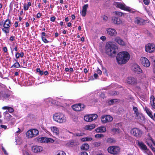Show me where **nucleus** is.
<instances>
[{
  "mask_svg": "<svg viewBox=\"0 0 155 155\" xmlns=\"http://www.w3.org/2000/svg\"><path fill=\"white\" fill-rule=\"evenodd\" d=\"M130 55L127 51H122L119 52L117 55L116 59L119 64H125L129 60Z\"/></svg>",
  "mask_w": 155,
  "mask_h": 155,
  "instance_id": "f257e3e1",
  "label": "nucleus"
},
{
  "mask_svg": "<svg viewBox=\"0 0 155 155\" xmlns=\"http://www.w3.org/2000/svg\"><path fill=\"white\" fill-rule=\"evenodd\" d=\"M105 48L106 53L109 56H113L116 54L117 48L113 42H109L107 44Z\"/></svg>",
  "mask_w": 155,
  "mask_h": 155,
  "instance_id": "f03ea898",
  "label": "nucleus"
},
{
  "mask_svg": "<svg viewBox=\"0 0 155 155\" xmlns=\"http://www.w3.org/2000/svg\"><path fill=\"white\" fill-rule=\"evenodd\" d=\"M54 121L59 123H65L66 121V117L62 113H58L54 114L53 116Z\"/></svg>",
  "mask_w": 155,
  "mask_h": 155,
  "instance_id": "7ed1b4c3",
  "label": "nucleus"
},
{
  "mask_svg": "<svg viewBox=\"0 0 155 155\" xmlns=\"http://www.w3.org/2000/svg\"><path fill=\"white\" fill-rule=\"evenodd\" d=\"M39 131L35 129H30L26 133V136L28 138L34 137L39 134Z\"/></svg>",
  "mask_w": 155,
  "mask_h": 155,
  "instance_id": "20e7f679",
  "label": "nucleus"
},
{
  "mask_svg": "<svg viewBox=\"0 0 155 155\" xmlns=\"http://www.w3.org/2000/svg\"><path fill=\"white\" fill-rule=\"evenodd\" d=\"M11 23V21L8 19L6 20L4 22V28H2V30L6 34L9 33V28L10 26Z\"/></svg>",
  "mask_w": 155,
  "mask_h": 155,
  "instance_id": "39448f33",
  "label": "nucleus"
},
{
  "mask_svg": "<svg viewBox=\"0 0 155 155\" xmlns=\"http://www.w3.org/2000/svg\"><path fill=\"white\" fill-rule=\"evenodd\" d=\"M107 150L109 153L113 154H117L120 152V148L117 146H112L109 147Z\"/></svg>",
  "mask_w": 155,
  "mask_h": 155,
  "instance_id": "423d86ee",
  "label": "nucleus"
},
{
  "mask_svg": "<svg viewBox=\"0 0 155 155\" xmlns=\"http://www.w3.org/2000/svg\"><path fill=\"white\" fill-rule=\"evenodd\" d=\"M37 141L40 143H53L54 142V140L51 138H48L46 137H37L36 138Z\"/></svg>",
  "mask_w": 155,
  "mask_h": 155,
  "instance_id": "0eeeda50",
  "label": "nucleus"
},
{
  "mask_svg": "<svg viewBox=\"0 0 155 155\" xmlns=\"http://www.w3.org/2000/svg\"><path fill=\"white\" fill-rule=\"evenodd\" d=\"M145 48L146 52L151 53L155 50V45L153 44L149 43L145 45Z\"/></svg>",
  "mask_w": 155,
  "mask_h": 155,
  "instance_id": "6e6552de",
  "label": "nucleus"
},
{
  "mask_svg": "<svg viewBox=\"0 0 155 155\" xmlns=\"http://www.w3.org/2000/svg\"><path fill=\"white\" fill-rule=\"evenodd\" d=\"M98 117L97 114H94L85 116L84 117V120L86 121L91 122L96 119Z\"/></svg>",
  "mask_w": 155,
  "mask_h": 155,
  "instance_id": "1a4fd4ad",
  "label": "nucleus"
},
{
  "mask_svg": "<svg viewBox=\"0 0 155 155\" xmlns=\"http://www.w3.org/2000/svg\"><path fill=\"white\" fill-rule=\"evenodd\" d=\"M112 120V117L110 115H104L101 118V121L103 124L111 122Z\"/></svg>",
  "mask_w": 155,
  "mask_h": 155,
  "instance_id": "9d476101",
  "label": "nucleus"
},
{
  "mask_svg": "<svg viewBox=\"0 0 155 155\" xmlns=\"http://www.w3.org/2000/svg\"><path fill=\"white\" fill-rule=\"evenodd\" d=\"M134 23L139 25H142L145 24V20L141 17H136L134 18Z\"/></svg>",
  "mask_w": 155,
  "mask_h": 155,
  "instance_id": "9b49d317",
  "label": "nucleus"
},
{
  "mask_svg": "<svg viewBox=\"0 0 155 155\" xmlns=\"http://www.w3.org/2000/svg\"><path fill=\"white\" fill-rule=\"evenodd\" d=\"M131 133L136 137H140L142 134V131L139 128H135L131 130Z\"/></svg>",
  "mask_w": 155,
  "mask_h": 155,
  "instance_id": "f8f14e48",
  "label": "nucleus"
},
{
  "mask_svg": "<svg viewBox=\"0 0 155 155\" xmlns=\"http://www.w3.org/2000/svg\"><path fill=\"white\" fill-rule=\"evenodd\" d=\"M114 4L116 7L126 11H128L129 10V9L127 8L125 5L124 3L121 2H114Z\"/></svg>",
  "mask_w": 155,
  "mask_h": 155,
  "instance_id": "ddd939ff",
  "label": "nucleus"
},
{
  "mask_svg": "<svg viewBox=\"0 0 155 155\" xmlns=\"http://www.w3.org/2000/svg\"><path fill=\"white\" fill-rule=\"evenodd\" d=\"M84 105L83 104H74L72 106L73 110L76 111H80L82 110L84 108Z\"/></svg>",
  "mask_w": 155,
  "mask_h": 155,
  "instance_id": "4468645a",
  "label": "nucleus"
},
{
  "mask_svg": "<svg viewBox=\"0 0 155 155\" xmlns=\"http://www.w3.org/2000/svg\"><path fill=\"white\" fill-rule=\"evenodd\" d=\"M141 63L144 66L148 67L150 65L149 60L145 57H141L140 59Z\"/></svg>",
  "mask_w": 155,
  "mask_h": 155,
  "instance_id": "2eb2a0df",
  "label": "nucleus"
},
{
  "mask_svg": "<svg viewBox=\"0 0 155 155\" xmlns=\"http://www.w3.org/2000/svg\"><path fill=\"white\" fill-rule=\"evenodd\" d=\"M132 70L137 74H140L142 72V70L140 67L136 64H134L132 67Z\"/></svg>",
  "mask_w": 155,
  "mask_h": 155,
  "instance_id": "dca6fc26",
  "label": "nucleus"
},
{
  "mask_svg": "<svg viewBox=\"0 0 155 155\" xmlns=\"http://www.w3.org/2000/svg\"><path fill=\"white\" fill-rule=\"evenodd\" d=\"M107 34L111 36H115L117 34L116 30L113 28H109L106 29Z\"/></svg>",
  "mask_w": 155,
  "mask_h": 155,
  "instance_id": "f3484780",
  "label": "nucleus"
},
{
  "mask_svg": "<svg viewBox=\"0 0 155 155\" xmlns=\"http://www.w3.org/2000/svg\"><path fill=\"white\" fill-rule=\"evenodd\" d=\"M136 118L140 123H143L145 120V118L142 114L139 113L136 115Z\"/></svg>",
  "mask_w": 155,
  "mask_h": 155,
  "instance_id": "a211bd4d",
  "label": "nucleus"
},
{
  "mask_svg": "<svg viewBox=\"0 0 155 155\" xmlns=\"http://www.w3.org/2000/svg\"><path fill=\"white\" fill-rule=\"evenodd\" d=\"M31 148L32 151L34 153L40 152L43 150L42 147L37 145L33 146Z\"/></svg>",
  "mask_w": 155,
  "mask_h": 155,
  "instance_id": "6ab92c4d",
  "label": "nucleus"
},
{
  "mask_svg": "<svg viewBox=\"0 0 155 155\" xmlns=\"http://www.w3.org/2000/svg\"><path fill=\"white\" fill-rule=\"evenodd\" d=\"M114 41L117 42L119 45L122 46H125V42L120 37H117L114 38Z\"/></svg>",
  "mask_w": 155,
  "mask_h": 155,
  "instance_id": "aec40b11",
  "label": "nucleus"
},
{
  "mask_svg": "<svg viewBox=\"0 0 155 155\" xmlns=\"http://www.w3.org/2000/svg\"><path fill=\"white\" fill-rule=\"evenodd\" d=\"M126 81L129 84H134L137 83L136 79L133 77H128Z\"/></svg>",
  "mask_w": 155,
  "mask_h": 155,
  "instance_id": "412c9836",
  "label": "nucleus"
},
{
  "mask_svg": "<svg viewBox=\"0 0 155 155\" xmlns=\"http://www.w3.org/2000/svg\"><path fill=\"white\" fill-rule=\"evenodd\" d=\"M138 144L139 147L142 150L146 151L147 150V148L146 146L143 142L138 141Z\"/></svg>",
  "mask_w": 155,
  "mask_h": 155,
  "instance_id": "4be33fe9",
  "label": "nucleus"
},
{
  "mask_svg": "<svg viewBox=\"0 0 155 155\" xmlns=\"http://www.w3.org/2000/svg\"><path fill=\"white\" fill-rule=\"evenodd\" d=\"M51 131L54 134L58 136L59 135V130L58 127L56 126H53L50 127Z\"/></svg>",
  "mask_w": 155,
  "mask_h": 155,
  "instance_id": "5701e85b",
  "label": "nucleus"
},
{
  "mask_svg": "<svg viewBox=\"0 0 155 155\" xmlns=\"http://www.w3.org/2000/svg\"><path fill=\"white\" fill-rule=\"evenodd\" d=\"M112 20L114 23L117 25L120 24L122 22V21L120 18L116 17L113 18Z\"/></svg>",
  "mask_w": 155,
  "mask_h": 155,
  "instance_id": "b1692460",
  "label": "nucleus"
},
{
  "mask_svg": "<svg viewBox=\"0 0 155 155\" xmlns=\"http://www.w3.org/2000/svg\"><path fill=\"white\" fill-rule=\"evenodd\" d=\"M150 100V105L152 108L155 109V98L153 96H151Z\"/></svg>",
  "mask_w": 155,
  "mask_h": 155,
  "instance_id": "393cba45",
  "label": "nucleus"
},
{
  "mask_svg": "<svg viewBox=\"0 0 155 155\" xmlns=\"http://www.w3.org/2000/svg\"><path fill=\"white\" fill-rule=\"evenodd\" d=\"M88 5L87 4L84 5L83 7L82 10L81 12V15L83 16L84 17L85 16L86 13L87 12V9L88 8Z\"/></svg>",
  "mask_w": 155,
  "mask_h": 155,
  "instance_id": "a878e982",
  "label": "nucleus"
},
{
  "mask_svg": "<svg viewBox=\"0 0 155 155\" xmlns=\"http://www.w3.org/2000/svg\"><path fill=\"white\" fill-rule=\"evenodd\" d=\"M106 130V128L104 126L99 127L96 129V131L97 132L103 133L105 132Z\"/></svg>",
  "mask_w": 155,
  "mask_h": 155,
  "instance_id": "bb28decb",
  "label": "nucleus"
},
{
  "mask_svg": "<svg viewBox=\"0 0 155 155\" xmlns=\"http://www.w3.org/2000/svg\"><path fill=\"white\" fill-rule=\"evenodd\" d=\"M148 137L146 140V143L148 146H150L151 143H153V141L150 135L148 134Z\"/></svg>",
  "mask_w": 155,
  "mask_h": 155,
  "instance_id": "cd10ccee",
  "label": "nucleus"
},
{
  "mask_svg": "<svg viewBox=\"0 0 155 155\" xmlns=\"http://www.w3.org/2000/svg\"><path fill=\"white\" fill-rule=\"evenodd\" d=\"M95 126V125L94 124L87 125L85 126L84 128L86 130H91L94 128Z\"/></svg>",
  "mask_w": 155,
  "mask_h": 155,
  "instance_id": "c85d7f7f",
  "label": "nucleus"
},
{
  "mask_svg": "<svg viewBox=\"0 0 155 155\" xmlns=\"http://www.w3.org/2000/svg\"><path fill=\"white\" fill-rule=\"evenodd\" d=\"M143 109L149 116H150L152 118H153V115H152L151 112L150 111V110L147 107H143Z\"/></svg>",
  "mask_w": 155,
  "mask_h": 155,
  "instance_id": "c756f323",
  "label": "nucleus"
},
{
  "mask_svg": "<svg viewBox=\"0 0 155 155\" xmlns=\"http://www.w3.org/2000/svg\"><path fill=\"white\" fill-rule=\"evenodd\" d=\"M89 146L87 143H84L82 144L81 147V150H87L89 148Z\"/></svg>",
  "mask_w": 155,
  "mask_h": 155,
  "instance_id": "7c9ffc66",
  "label": "nucleus"
},
{
  "mask_svg": "<svg viewBox=\"0 0 155 155\" xmlns=\"http://www.w3.org/2000/svg\"><path fill=\"white\" fill-rule=\"evenodd\" d=\"M69 144L70 145L75 146L78 145L79 143L77 140H73L69 141Z\"/></svg>",
  "mask_w": 155,
  "mask_h": 155,
  "instance_id": "2f4dec72",
  "label": "nucleus"
},
{
  "mask_svg": "<svg viewBox=\"0 0 155 155\" xmlns=\"http://www.w3.org/2000/svg\"><path fill=\"white\" fill-rule=\"evenodd\" d=\"M31 5V3L29 2L28 3L27 5H24V9L25 11L27 10L29 8V7Z\"/></svg>",
  "mask_w": 155,
  "mask_h": 155,
  "instance_id": "473e14b6",
  "label": "nucleus"
},
{
  "mask_svg": "<svg viewBox=\"0 0 155 155\" xmlns=\"http://www.w3.org/2000/svg\"><path fill=\"white\" fill-rule=\"evenodd\" d=\"M113 133H119L120 132V129L118 128L112 129L111 130Z\"/></svg>",
  "mask_w": 155,
  "mask_h": 155,
  "instance_id": "72a5a7b5",
  "label": "nucleus"
},
{
  "mask_svg": "<svg viewBox=\"0 0 155 155\" xmlns=\"http://www.w3.org/2000/svg\"><path fill=\"white\" fill-rule=\"evenodd\" d=\"M92 139V138L91 137H86L82 138L81 139V140L83 142L85 141H89L91 140Z\"/></svg>",
  "mask_w": 155,
  "mask_h": 155,
  "instance_id": "f704fd0d",
  "label": "nucleus"
},
{
  "mask_svg": "<svg viewBox=\"0 0 155 155\" xmlns=\"http://www.w3.org/2000/svg\"><path fill=\"white\" fill-rule=\"evenodd\" d=\"M107 142L109 143H112L115 142V140L112 138H108L107 140Z\"/></svg>",
  "mask_w": 155,
  "mask_h": 155,
  "instance_id": "c9c22d12",
  "label": "nucleus"
},
{
  "mask_svg": "<svg viewBox=\"0 0 155 155\" xmlns=\"http://www.w3.org/2000/svg\"><path fill=\"white\" fill-rule=\"evenodd\" d=\"M20 65L18 62L15 63L12 67L11 68L13 67L15 68H17L20 67Z\"/></svg>",
  "mask_w": 155,
  "mask_h": 155,
  "instance_id": "e433bc0d",
  "label": "nucleus"
},
{
  "mask_svg": "<svg viewBox=\"0 0 155 155\" xmlns=\"http://www.w3.org/2000/svg\"><path fill=\"white\" fill-rule=\"evenodd\" d=\"M4 114H5V115H6L8 117V120H10L11 119L12 116L8 114V111H6L4 113Z\"/></svg>",
  "mask_w": 155,
  "mask_h": 155,
  "instance_id": "4c0bfd02",
  "label": "nucleus"
},
{
  "mask_svg": "<svg viewBox=\"0 0 155 155\" xmlns=\"http://www.w3.org/2000/svg\"><path fill=\"white\" fill-rule=\"evenodd\" d=\"M133 110L134 112V114L136 115L139 113L138 111L137 108L136 107H133Z\"/></svg>",
  "mask_w": 155,
  "mask_h": 155,
  "instance_id": "58836bf2",
  "label": "nucleus"
},
{
  "mask_svg": "<svg viewBox=\"0 0 155 155\" xmlns=\"http://www.w3.org/2000/svg\"><path fill=\"white\" fill-rule=\"evenodd\" d=\"M36 71L37 72L39 73V74L41 75H42L44 74L43 71H41L40 68H37Z\"/></svg>",
  "mask_w": 155,
  "mask_h": 155,
  "instance_id": "ea45409f",
  "label": "nucleus"
},
{
  "mask_svg": "<svg viewBox=\"0 0 155 155\" xmlns=\"http://www.w3.org/2000/svg\"><path fill=\"white\" fill-rule=\"evenodd\" d=\"M73 134V137L74 136H78V137H80V136H83V133H77L76 134Z\"/></svg>",
  "mask_w": 155,
  "mask_h": 155,
  "instance_id": "a19ab883",
  "label": "nucleus"
},
{
  "mask_svg": "<svg viewBox=\"0 0 155 155\" xmlns=\"http://www.w3.org/2000/svg\"><path fill=\"white\" fill-rule=\"evenodd\" d=\"M116 101V99H114L109 101L108 103L109 104L111 105L113 104Z\"/></svg>",
  "mask_w": 155,
  "mask_h": 155,
  "instance_id": "79ce46f5",
  "label": "nucleus"
},
{
  "mask_svg": "<svg viewBox=\"0 0 155 155\" xmlns=\"http://www.w3.org/2000/svg\"><path fill=\"white\" fill-rule=\"evenodd\" d=\"M57 155H66V154L64 151H61L58 152Z\"/></svg>",
  "mask_w": 155,
  "mask_h": 155,
  "instance_id": "37998d69",
  "label": "nucleus"
},
{
  "mask_svg": "<svg viewBox=\"0 0 155 155\" xmlns=\"http://www.w3.org/2000/svg\"><path fill=\"white\" fill-rule=\"evenodd\" d=\"M96 138H101L104 137V135L102 134H98L95 135Z\"/></svg>",
  "mask_w": 155,
  "mask_h": 155,
  "instance_id": "c03bdc74",
  "label": "nucleus"
},
{
  "mask_svg": "<svg viewBox=\"0 0 155 155\" xmlns=\"http://www.w3.org/2000/svg\"><path fill=\"white\" fill-rule=\"evenodd\" d=\"M42 41L45 43H47L49 42V41H48L45 37H42L41 38Z\"/></svg>",
  "mask_w": 155,
  "mask_h": 155,
  "instance_id": "a18cd8bd",
  "label": "nucleus"
},
{
  "mask_svg": "<svg viewBox=\"0 0 155 155\" xmlns=\"http://www.w3.org/2000/svg\"><path fill=\"white\" fill-rule=\"evenodd\" d=\"M147 151H144V153L147 154L148 155H153L150 151L147 149Z\"/></svg>",
  "mask_w": 155,
  "mask_h": 155,
  "instance_id": "49530a36",
  "label": "nucleus"
},
{
  "mask_svg": "<svg viewBox=\"0 0 155 155\" xmlns=\"http://www.w3.org/2000/svg\"><path fill=\"white\" fill-rule=\"evenodd\" d=\"M115 13L117 15H118L119 16H121L123 14V13L119 12H115Z\"/></svg>",
  "mask_w": 155,
  "mask_h": 155,
  "instance_id": "de8ad7c7",
  "label": "nucleus"
},
{
  "mask_svg": "<svg viewBox=\"0 0 155 155\" xmlns=\"http://www.w3.org/2000/svg\"><path fill=\"white\" fill-rule=\"evenodd\" d=\"M143 1L144 4L146 5H148L149 4V0H143Z\"/></svg>",
  "mask_w": 155,
  "mask_h": 155,
  "instance_id": "09e8293b",
  "label": "nucleus"
},
{
  "mask_svg": "<svg viewBox=\"0 0 155 155\" xmlns=\"http://www.w3.org/2000/svg\"><path fill=\"white\" fill-rule=\"evenodd\" d=\"M97 72L98 74L100 75H101L102 74V71L98 68H97Z\"/></svg>",
  "mask_w": 155,
  "mask_h": 155,
  "instance_id": "8fccbe9b",
  "label": "nucleus"
},
{
  "mask_svg": "<svg viewBox=\"0 0 155 155\" xmlns=\"http://www.w3.org/2000/svg\"><path fill=\"white\" fill-rule=\"evenodd\" d=\"M8 110L9 112L12 113L14 111V110L13 109L12 107H9V108H8Z\"/></svg>",
  "mask_w": 155,
  "mask_h": 155,
  "instance_id": "3c124183",
  "label": "nucleus"
},
{
  "mask_svg": "<svg viewBox=\"0 0 155 155\" xmlns=\"http://www.w3.org/2000/svg\"><path fill=\"white\" fill-rule=\"evenodd\" d=\"M94 145L95 147H98L100 146V143L98 142H95L94 143Z\"/></svg>",
  "mask_w": 155,
  "mask_h": 155,
  "instance_id": "603ef678",
  "label": "nucleus"
},
{
  "mask_svg": "<svg viewBox=\"0 0 155 155\" xmlns=\"http://www.w3.org/2000/svg\"><path fill=\"white\" fill-rule=\"evenodd\" d=\"M0 127L2 128H4V129H7V126L4 125H1Z\"/></svg>",
  "mask_w": 155,
  "mask_h": 155,
  "instance_id": "864d4df0",
  "label": "nucleus"
},
{
  "mask_svg": "<svg viewBox=\"0 0 155 155\" xmlns=\"http://www.w3.org/2000/svg\"><path fill=\"white\" fill-rule=\"evenodd\" d=\"M103 19L104 20L107 21L108 19V18L107 16L104 15L102 17Z\"/></svg>",
  "mask_w": 155,
  "mask_h": 155,
  "instance_id": "5fc2aeb1",
  "label": "nucleus"
},
{
  "mask_svg": "<svg viewBox=\"0 0 155 155\" xmlns=\"http://www.w3.org/2000/svg\"><path fill=\"white\" fill-rule=\"evenodd\" d=\"M14 39V37L13 36H12L10 37L9 40L10 41H13Z\"/></svg>",
  "mask_w": 155,
  "mask_h": 155,
  "instance_id": "6e6d98bb",
  "label": "nucleus"
},
{
  "mask_svg": "<svg viewBox=\"0 0 155 155\" xmlns=\"http://www.w3.org/2000/svg\"><path fill=\"white\" fill-rule=\"evenodd\" d=\"M55 19H56V18H55V17L54 16H53V17H51V18L50 20L51 21L53 22V21H54Z\"/></svg>",
  "mask_w": 155,
  "mask_h": 155,
  "instance_id": "4d7b16f0",
  "label": "nucleus"
},
{
  "mask_svg": "<svg viewBox=\"0 0 155 155\" xmlns=\"http://www.w3.org/2000/svg\"><path fill=\"white\" fill-rule=\"evenodd\" d=\"M46 33L45 32H42L41 33V38L42 37H44L45 36H46Z\"/></svg>",
  "mask_w": 155,
  "mask_h": 155,
  "instance_id": "13d9d810",
  "label": "nucleus"
},
{
  "mask_svg": "<svg viewBox=\"0 0 155 155\" xmlns=\"http://www.w3.org/2000/svg\"><path fill=\"white\" fill-rule=\"evenodd\" d=\"M15 56L16 58H18L20 56L19 53L17 52L15 54Z\"/></svg>",
  "mask_w": 155,
  "mask_h": 155,
  "instance_id": "bf43d9fd",
  "label": "nucleus"
},
{
  "mask_svg": "<svg viewBox=\"0 0 155 155\" xmlns=\"http://www.w3.org/2000/svg\"><path fill=\"white\" fill-rule=\"evenodd\" d=\"M81 155H88L87 153L86 152H81Z\"/></svg>",
  "mask_w": 155,
  "mask_h": 155,
  "instance_id": "052dcab7",
  "label": "nucleus"
},
{
  "mask_svg": "<svg viewBox=\"0 0 155 155\" xmlns=\"http://www.w3.org/2000/svg\"><path fill=\"white\" fill-rule=\"evenodd\" d=\"M41 13H38L37 15V18H39L41 16Z\"/></svg>",
  "mask_w": 155,
  "mask_h": 155,
  "instance_id": "680f3d73",
  "label": "nucleus"
},
{
  "mask_svg": "<svg viewBox=\"0 0 155 155\" xmlns=\"http://www.w3.org/2000/svg\"><path fill=\"white\" fill-rule=\"evenodd\" d=\"M149 146H150V147L151 148V149H152V150L153 151L155 152V148L152 147V145L151 144H150V145Z\"/></svg>",
  "mask_w": 155,
  "mask_h": 155,
  "instance_id": "e2e57ef3",
  "label": "nucleus"
},
{
  "mask_svg": "<svg viewBox=\"0 0 155 155\" xmlns=\"http://www.w3.org/2000/svg\"><path fill=\"white\" fill-rule=\"evenodd\" d=\"M2 149V151L4 152V153L6 155H7L8 154L7 152H6V151L5 149H4L3 147Z\"/></svg>",
  "mask_w": 155,
  "mask_h": 155,
  "instance_id": "0e129e2a",
  "label": "nucleus"
},
{
  "mask_svg": "<svg viewBox=\"0 0 155 155\" xmlns=\"http://www.w3.org/2000/svg\"><path fill=\"white\" fill-rule=\"evenodd\" d=\"M9 107L7 106H4L3 107H2V109L4 110L7 109L8 110V108H9Z\"/></svg>",
  "mask_w": 155,
  "mask_h": 155,
  "instance_id": "69168bd1",
  "label": "nucleus"
},
{
  "mask_svg": "<svg viewBox=\"0 0 155 155\" xmlns=\"http://www.w3.org/2000/svg\"><path fill=\"white\" fill-rule=\"evenodd\" d=\"M98 76L97 74L96 73H95L94 74V77L96 79H97L98 77Z\"/></svg>",
  "mask_w": 155,
  "mask_h": 155,
  "instance_id": "338daca9",
  "label": "nucleus"
},
{
  "mask_svg": "<svg viewBox=\"0 0 155 155\" xmlns=\"http://www.w3.org/2000/svg\"><path fill=\"white\" fill-rule=\"evenodd\" d=\"M3 50L5 52H6L7 51V48L6 47H5L3 48Z\"/></svg>",
  "mask_w": 155,
  "mask_h": 155,
  "instance_id": "774afa93",
  "label": "nucleus"
}]
</instances>
